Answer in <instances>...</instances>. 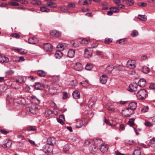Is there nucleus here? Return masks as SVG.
<instances>
[{"label":"nucleus","mask_w":155,"mask_h":155,"mask_svg":"<svg viewBox=\"0 0 155 155\" xmlns=\"http://www.w3.org/2000/svg\"><path fill=\"white\" fill-rule=\"evenodd\" d=\"M112 41V39L110 38H106L104 41L105 43L106 44H108Z\"/></svg>","instance_id":"nucleus-46"},{"label":"nucleus","mask_w":155,"mask_h":155,"mask_svg":"<svg viewBox=\"0 0 155 155\" xmlns=\"http://www.w3.org/2000/svg\"><path fill=\"white\" fill-rule=\"evenodd\" d=\"M142 70L143 73L146 74H147L150 72V68L146 66L143 67Z\"/></svg>","instance_id":"nucleus-33"},{"label":"nucleus","mask_w":155,"mask_h":155,"mask_svg":"<svg viewBox=\"0 0 155 155\" xmlns=\"http://www.w3.org/2000/svg\"><path fill=\"white\" fill-rule=\"evenodd\" d=\"M63 96L62 97V98L64 99H66L68 98V93L66 92H63Z\"/></svg>","instance_id":"nucleus-59"},{"label":"nucleus","mask_w":155,"mask_h":155,"mask_svg":"<svg viewBox=\"0 0 155 155\" xmlns=\"http://www.w3.org/2000/svg\"><path fill=\"white\" fill-rule=\"evenodd\" d=\"M24 130L28 131H36L37 129L35 126H30L25 127L24 128Z\"/></svg>","instance_id":"nucleus-17"},{"label":"nucleus","mask_w":155,"mask_h":155,"mask_svg":"<svg viewBox=\"0 0 155 155\" xmlns=\"http://www.w3.org/2000/svg\"><path fill=\"white\" fill-rule=\"evenodd\" d=\"M9 5H11L13 6H18L19 5V4L18 2H9L7 3Z\"/></svg>","instance_id":"nucleus-47"},{"label":"nucleus","mask_w":155,"mask_h":155,"mask_svg":"<svg viewBox=\"0 0 155 155\" xmlns=\"http://www.w3.org/2000/svg\"><path fill=\"white\" fill-rule=\"evenodd\" d=\"M53 111L48 109H46L45 113V115L46 117H50L52 116Z\"/></svg>","instance_id":"nucleus-28"},{"label":"nucleus","mask_w":155,"mask_h":155,"mask_svg":"<svg viewBox=\"0 0 155 155\" xmlns=\"http://www.w3.org/2000/svg\"><path fill=\"white\" fill-rule=\"evenodd\" d=\"M85 120L84 119H82L79 120L78 124H79V126L78 125H75L76 127L77 128H80L82 127L85 124Z\"/></svg>","instance_id":"nucleus-19"},{"label":"nucleus","mask_w":155,"mask_h":155,"mask_svg":"<svg viewBox=\"0 0 155 155\" xmlns=\"http://www.w3.org/2000/svg\"><path fill=\"white\" fill-rule=\"evenodd\" d=\"M126 70V67L123 64H119L117 66V70L124 71Z\"/></svg>","instance_id":"nucleus-31"},{"label":"nucleus","mask_w":155,"mask_h":155,"mask_svg":"<svg viewBox=\"0 0 155 155\" xmlns=\"http://www.w3.org/2000/svg\"><path fill=\"white\" fill-rule=\"evenodd\" d=\"M138 34V32L136 30H133L131 33V36L132 37H135Z\"/></svg>","instance_id":"nucleus-45"},{"label":"nucleus","mask_w":155,"mask_h":155,"mask_svg":"<svg viewBox=\"0 0 155 155\" xmlns=\"http://www.w3.org/2000/svg\"><path fill=\"white\" fill-rule=\"evenodd\" d=\"M9 61L8 58L4 56L0 55V62L7 63Z\"/></svg>","instance_id":"nucleus-24"},{"label":"nucleus","mask_w":155,"mask_h":155,"mask_svg":"<svg viewBox=\"0 0 155 155\" xmlns=\"http://www.w3.org/2000/svg\"><path fill=\"white\" fill-rule=\"evenodd\" d=\"M93 97H92L89 100V101L88 103V106L89 107L91 108L92 107L96 101H93L92 99Z\"/></svg>","instance_id":"nucleus-30"},{"label":"nucleus","mask_w":155,"mask_h":155,"mask_svg":"<svg viewBox=\"0 0 155 155\" xmlns=\"http://www.w3.org/2000/svg\"><path fill=\"white\" fill-rule=\"evenodd\" d=\"M37 74L39 77H44L46 76L47 73L42 70H38L37 71Z\"/></svg>","instance_id":"nucleus-16"},{"label":"nucleus","mask_w":155,"mask_h":155,"mask_svg":"<svg viewBox=\"0 0 155 155\" xmlns=\"http://www.w3.org/2000/svg\"><path fill=\"white\" fill-rule=\"evenodd\" d=\"M12 144V142L11 140H7V142L6 143V145H7L8 147H10Z\"/></svg>","instance_id":"nucleus-61"},{"label":"nucleus","mask_w":155,"mask_h":155,"mask_svg":"<svg viewBox=\"0 0 155 155\" xmlns=\"http://www.w3.org/2000/svg\"><path fill=\"white\" fill-rule=\"evenodd\" d=\"M126 143L129 145H131L134 144V141L132 140L127 139L125 141Z\"/></svg>","instance_id":"nucleus-52"},{"label":"nucleus","mask_w":155,"mask_h":155,"mask_svg":"<svg viewBox=\"0 0 155 155\" xmlns=\"http://www.w3.org/2000/svg\"><path fill=\"white\" fill-rule=\"evenodd\" d=\"M58 122L63 124H64V121H65L64 117V115L62 114L59 116V117L57 119Z\"/></svg>","instance_id":"nucleus-22"},{"label":"nucleus","mask_w":155,"mask_h":155,"mask_svg":"<svg viewBox=\"0 0 155 155\" xmlns=\"http://www.w3.org/2000/svg\"><path fill=\"white\" fill-rule=\"evenodd\" d=\"M79 42L77 41H76L74 42L72 45V46L74 47H79Z\"/></svg>","instance_id":"nucleus-54"},{"label":"nucleus","mask_w":155,"mask_h":155,"mask_svg":"<svg viewBox=\"0 0 155 155\" xmlns=\"http://www.w3.org/2000/svg\"><path fill=\"white\" fill-rule=\"evenodd\" d=\"M17 83H15L14 84H13V83L12 84V87L15 89H18L20 87V84H19L18 85H17Z\"/></svg>","instance_id":"nucleus-48"},{"label":"nucleus","mask_w":155,"mask_h":155,"mask_svg":"<svg viewBox=\"0 0 155 155\" xmlns=\"http://www.w3.org/2000/svg\"><path fill=\"white\" fill-rule=\"evenodd\" d=\"M138 18L140 20L143 21H146L147 20V18L146 16L139 15L138 16Z\"/></svg>","instance_id":"nucleus-41"},{"label":"nucleus","mask_w":155,"mask_h":155,"mask_svg":"<svg viewBox=\"0 0 155 155\" xmlns=\"http://www.w3.org/2000/svg\"><path fill=\"white\" fill-rule=\"evenodd\" d=\"M24 81L23 77L22 76H19L17 78L14 80L13 84L17 83V85H18L19 84H20Z\"/></svg>","instance_id":"nucleus-10"},{"label":"nucleus","mask_w":155,"mask_h":155,"mask_svg":"<svg viewBox=\"0 0 155 155\" xmlns=\"http://www.w3.org/2000/svg\"><path fill=\"white\" fill-rule=\"evenodd\" d=\"M36 38L34 37H31L28 39V43L31 44H34L36 42Z\"/></svg>","instance_id":"nucleus-32"},{"label":"nucleus","mask_w":155,"mask_h":155,"mask_svg":"<svg viewBox=\"0 0 155 155\" xmlns=\"http://www.w3.org/2000/svg\"><path fill=\"white\" fill-rule=\"evenodd\" d=\"M43 48L45 51H51L52 50L53 47L50 44L46 43L43 45Z\"/></svg>","instance_id":"nucleus-7"},{"label":"nucleus","mask_w":155,"mask_h":155,"mask_svg":"<svg viewBox=\"0 0 155 155\" xmlns=\"http://www.w3.org/2000/svg\"><path fill=\"white\" fill-rule=\"evenodd\" d=\"M58 48H60V50H63L64 49V46L62 44H59L57 46Z\"/></svg>","instance_id":"nucleus-58"},{"label":"nucleus","mask_w":155,"mask_h":155,"mask_svg":"<svg viewBox=\"0 0 155 155\" xmlns=\"http://www.w3.org/2000/svg\"><path fill=\"white\" fill-rule=\"evenodd\" d=\"M70 147L68 144H66L65 145L63 148V151L65 153H68V152Z\"/></svg>","instance_id":"nucleus-35"},{"label":"nucleus","mask_w":155,"mask_h":155,"mask_svg":"<svg viewBox=\"0 0 155 155\" xmlns=\"http://www.w3.org/2000/svg\"><path fill=\"white\" fill-rule=\"evenodd\" d=\"M127 66L130 68H134L136 66L135 63L133 60H129L127 62Z\"/></svg>","instance_id":"nucleus-12"},{"label":"nucleus","mask_w":155,"mask_h":155,"mask_svg":"<svg viewBox=\"0 0 155 155\" xmlns=\"http://www.w3.org/2000/svg\"><path fill=\"white\" fill-rule=\"evenodd\" d=\"M137 108V103L134 102H131L129 104L128 107L124 108L122 110V114L124 117H130V115L128 113L129 110H130L131 114L134 113V110Z\"/></svg>","instance_id":"nucleus-1"},{"label":"nucleus","mask_w":155,"mask_h":155,"mask_svg":"<svg viewBox=\"0 0 155 155\" xmlns=\"http://www.w3.org/2000/svg\"><path fill=\"white\" fill-rule=\"evenodd\" d=\"M40 10L41 11L43 12H48L50 11L49 9H48L45 7H41Z\"/></svg>","instance_id":"nucleus-44"},{"label":"nucleus","mask_w":155,"mask_h":155,"mask_svg":"<svg viewBox=\"0 0 155 155\" xmlns=\"http://www.w3.org/2000/svg\"><path fill=\"white\" fill-rule=\"evenodd\" d=\"M135 119L134 118H130L128 122V124L131 127H133L134 124V121Z\"/></svg>","instance_id":"nucleus-38"},{"label":"nucleus","mask_w":155,"mask_h":155,"mask_svg":"<svg viewBox=\"0 0 155 155\" xmlns=\"http://www.w3.org/2000/svg\"><path fill=\"white\" fill-rule=\"evenodd\" d=\"M125 126L123 124H120V127L118 129L119 131L120 132L124 130L125 129Z\"/></svg>","instance_id":"nucleus-56"},{"label":"nucleus","mask_w":155,"mask_h":155,"mask_svg":"<svg viewBox=\"0 0 155 155\" xmlns=\"http://www.w3.org/2000/svg\"><path fill=\"white\" fill-rule=\"evenodd\" d=\"M149 143L153 145H155V138H153L151 139Z\"/></svg>","instance_id":"nucleus-63"},{"label":"nucleus","mask_w":155,"mask_h":155,"mask_svg":"<svg viewBox=\"0 0 155 155\" xmlns=\"http://www.w3.org/2000/svg\"><path fill=\"white\" fill-rule=\"evenodd\" d=\"M141 153L140 151L137 150H134L133 155H140Z\"/></svg>","instance_id":"nucleus-64"},{"label":"nucleus","mask_w":155,"mask_h":155,"mask_svg":"<svg viewBox=\"0 0 155 155\" xmlns=\"http://www.w3.org/2000/svg\"><path fill=\"white\" fill-rule=\"evenodd\" d=\"M75 52L74 50L70 49L68 52V56L69 58H72L74 57Z\"/></svg>","instance_id":"nucleus-25"},{"label":"nucleus","mask_w":155,"mask_h":155,"mask_svg":"<svg viewBox=\"0 0 155 155\" xmlns=\"http://www.w3.org/2000/svg\"><path fill=\"white\" fill-rule=\"evenodd\" d=\"M89 41L88 40L84 38L80 42V43L83 45H86L89 44Z\"/></svg>","instance_id":"nucleus-34"},{"label":"nucleus","mask_w":155,"mask_h":155,"mask_svg":"<svg viewBox=\"0 0 155 155\" xmlns=\"http://www.w3.org/2000/svg\"><path fill=\"white\" fill-rule=\"evenodd\" d=\"M114 68V66L111 64H109L107 66L105 72L107 74H109L111 73Z\"/></svg>","instance_id":"nucleus-13"},{"label":"nucleus","mask_w":155,"mask_h":155,"mask_svg":"<svg viewBox=\"0 0 155 155\" xmlns=\"http://www.w3.org/2000/svg\"><path fill=\"white\" fill-rule=\"evenodd\" d=\"M63 56V53L60 51H57L55 54L54 56L56 58L60 59Z\"/></svg>","instance_id":"nucleus-29"},{"label":"nucleus","mask_w":155,"mask_h":155,"mask_svg":"<svg viewBox=\"0 0 155 155\" xmlns=\"http://www.w3.org/2000/svg\"><path fill=\"white\" fill-rule=\"evenodd\" d=\"M14 71L12 70H10L6 72V75H9L13 74Z\"/></svg>","instance_id":"nucleus-60"},{"label":"nucleus","mask_w":155,"mask_h":155,"mask_svg":"<svg viewBox=\"0 0 155 155\" xmlns=\"http://www.w3.org/2000/svg\"><path fill=\"white\" fill-rule=\"evenodd\" d=\"M10 36L12 37L16 38H19L20 37V35L16 33L12 34Z\"/></svg>","instance_id":"nucleus-49"},{"label":"nucleus","mask_w":155,"mask_h":155,"mask_svg":"<svg viewBox=\"0 0 155 155\" xmlns=\"http://www.w3.org/2000/svg\"><path fill=\"white\" fill-rule=\"evenodd\" d=\"M16 99L18 104L22 105H24L26 104V100L24 97L20 96Z\"/></svg>","instance_id":"nucleus-8"},{"label":"nucleus","mask_w":155,"mask_h":155,"mask_svg":"<svg viewBox=\"0 0 155 155\" xmlns=\"http://www.w3.org/2000/svg\"><path fill=\"white\" fill-rule=\"evenodd\" d=\"M84 56L86 58L91 57L92 56V53L91 52H89L88 50L85 49L84 50Z\"/></svg>","instance_id":"nucleus-26"},{"label":"nucleus","mask_w":155,"mask_h":155,"mask_svg":"<svg viewBox=\"0 0 155 155\" xmlns=\"http://www.w3.org/2000/svg\"><path fill=\"white\" fill-rule=\"evenodd\" d=\"M15 50L17 51L18 52L22 54H25L27 53V51L26 50L22 48H17L15 49Z\"/></svg>","instance_id":"nucleus-37"},{"label":"nucleus","mask_w":155,"mask_h":155,"mask_svg":"<svg viewBox=\"0 0 155 155\" xmlns=\"http://www.w3.org/2000/svg\"><path fill=\"white\" fill-rule=\"evenodd\" d=\"M72 95L75 99H78L80 97V92L77 90H75L73 92Z\"/></svg>","instance_id":"nucleus-21"},{"label":"nucleus","mask_w":155,"mask_h":155,"mask_svg":"<svg viewBox=\"0 0 155 155\" xmlns=\"http://www.w3.org/2000/svg\"><path fill=\"white\" fill-rule=\"evenodd\" d=\"M138 84L139 86L144 87L146 85V81L144 79H140L138 82Z\"/></svg>","instance_id":"nucleus-23"},{"label":"nucleus","mask_w":155,"mask_h":155,"mask_svg":"<svg viewBox=\"0 0 155 155\" xmlns=\"http://www.w3.org/2000/svg\"><path fill=\"white\" fill-rule=\"evenodd\" d=\"M81 84L84 87H86L88 85V82L87 80H85L81 82Z\"/></svg>","instance_id":"nucleus-51"},{"label":"nucleus","mask_w":155,"mask_h":155,"mask_svg":"<svg viewBox=\"0 0 155 155\" xmlns=\"http://www.w3.org/2000/svg\"><path fill=\"white\" fill-rule=\"evenodd\" d=\"M56 142V140L55 138L50 137L47 139V144H49L50 146H53L55 144Z\"/></svg>","instance_id":"nucleus-9"},{"label":"nucleus","mask_w":155,"mask_h":155,"mask_svg":"<svg viewBox=\"0 0 155 155\" xmlns=\"http://www.w3.org/2000/svg\"><path fill=\"white\" fill-rule=\"evenodd\" d=\"M114 8H115L114 11H110L107 12V14L108 15H112L113 13H116V7Z\"/></svg>","instance_id":"nucleus-55"},{"label":"nucleus","mask_w":155,"mask_h":155,"mask_svg":"<svg viewBox=\"0 0 155 155\" xmlns=\"http://www.w3.org/2000/svg\"><path fill=\"white\" fill-rule=\"evenodd\" d=\"M0 131L2 134H7L8 133H9L10 132H11V131H7L5 129H0Z\"/></svg>","instance_id":"nucleus-53"},{"label":"nucleus","mask_w":155,"mask_h":155,"mask_svg":"<svg viewBox=\"0 0 155 155\" xmlns=\"http://www.w3.org/2000/svg\"><path fill=\"white\" fill-rule=\"evenodd\" d=\"M104 123L106 124L107 125H108L110 126L112 125H115V122L114 121H113V120H112V123H111V122H110L108 120L105 118L104 120Z\"/></svg>","instance_id":"nucleus-40"},{"label":"nucleus","mask_w":155,"mask_h":155,"mask_svg":"<svg viewBox=\"0 0 155 155\" xmlns=\"http://www.w3.org/2000/svg\"><path fill=\"white\" fill-rule=\"evenodd\" d=\"M101 142V140L100 139H97L95 140L94 141V143L96 146L93 145V146H91L89 148V150L91 152L93 153L96 149V146H97Z\"/></svg>","instance_id":"nucleus-5"},{"label":"nucleus","mask_w":155,"mask_h":155,"mask_svg":"<svg viewBox=\"0 0 155 155\" xmlns=\"http://www.w3.org/2000/svg\"><path fill=\"white\" fill-rule=\"evenodd\" d=\"M148 106H145L142 109L141 111L143 113H145L148 111Z\"/></svg>","instance_id":"nucleus-57"},{"label":"nucleus","mask_w":155,"mask_h":155,"mask_svg":"<svg viewBox=\"0 0 155 155\" xmlns=\"http://www.w3.org/2000/svg\"><path fill=\"white\" fill-rule=\"evenodd\" d=\"M35 89L38 90L43 89L45 88V85L40 82H36L34 86Z\"/></svg>","instance_id":"nucleus-11"},{"label":"nucleus","mask_w":155,"mask_h":155,"mask_svg":"<svg viewBox=\"0 0 155 155\" xmlns=\"http://www.w3.org/2000/svg\"><path fill=\"white\" fill-rule=\"evenodd\" d=\"M92 64L90 63H87L85 66V69L88 71L91 70L93 68Z\"/></svg>","instance_id":"nucleus-36"},{"label":"nucleus","mask_w":155,"mask_h":155,"mask_svg":"<svg viewBox=\"0 0 155 155\" xmlns=\"http://www.w3.org/2000/svg\"><path fill=\"white\" fill-rule=\"evenodd\" d=\"M74 69L77 71H80L82 70L83 67L81 64L79 63H77L74 66Z\"/></svg>","instance_id":"nucleus-18"},{"label":"nucleus","mask_w":155,"mask_h":155,"mask_svg":"<svg viewBox=\"0 0 155 155\" xmlns=\"http://www.w3.org/2000/svg\"><path fill=\"white\" fill-rule=\"evenodd\" d=\"M138 87L137 84L136 83H133L130 84L128 90L131 92L136 91L137 90Z\"/></svg>","instance_id":"nucleus-6"},{"label":"nucleus","mask_w":155,"mask_h":155,"mask_svg":"<svg viewBox=\"0 0 155 155\" xmlns=\"http://www.w3.org/2000/svg\"><path fill=\"white\" fill-rule=\"evenodd\" d=\"M71 84L72 86L74 87L77 85V83L76 81L73 80L71 81Z\"/></svg>","instance_id":"nucleus-62"},{"label":"nucleus","mask_w":155,"mask_h":155,"mask_svg":"<svg viewBox=\"0 0 155 155\" xmlns=\"http://www.w3.org/2000/svg\"><path fill=\"white\" fill-rule=\"evenodd\" d=\"M107 76L105 75H102L100 77V81L102 84H105L107 81Z\"/></svg>","instance_id":"nucleus-20"},{"label":"nucleus","mask_w":155,"mask_h":155,"mask_svg":"<svg viewBox=\"0 0 155 155\" xmlns=\"http://www.w3.org/2000/svg\"><path fill=\"white\" fill-rule=\"evenodd\" d=\"M46 5L51 8H56L57 5L56 3L52 2H48L47 3Z\"/></svg>","instance_id":"nucleus-27"},{"label":"nucleus","mask_w":155,"mask_h":155,"mask_svg":"<svg viewBox=\"0 0 155 155\" xmlns=\"http://www.w3.org/2000/svg\"><path fill=\"white\" fill-rule=\"evenodd\" d=\"M31 3L35 5H40L41 4V1L38 0H33L31 1Z\"/></svg>","instance_id":"nucleus-39"},{"label":"nucleus","mask_w":155,"mask_h":155,"mask_svg":"<svg viewBox=\"0 0 155 155\" xmlns=\"http://www.w3.org/2000/svg\"><path fill=\"white\" fill-rule=\"evenodd\" d=\"M50 34L56 37H59L61 35V33L60 32L58 31L55 30L51 31L50 32Z\"/></svg>","instance_id":"nucleus-15"},{"label":"nucleus","mask_w":155,"mask_h":155,"mask_svg":"<svg viewBox=\"0 0 155 155\" xmlns=\"http://www.w3.org/2000/svg\"><path fill=\"white\" fill-rule=\"evenodd\" d=\"M108 146L107 145L101 144L100 147V150L103 153L107 152L108 149Z\"/></svg>","instance_id":"nucleus-14"},{"label":"nucleus","mask_w":155,"mask_h":155,"mask_svg":"<svg viewBox=\"0 0 155 155\" xmlns=\"http://www.w3.org/2000/svg\"><path fill=\"white\" fill-rule=\"evenodd\" d=\"M53 147L45 144L43 146L42 150L45 153H51L53 152Z\"/></svg>","instance_id":"nucleus-3"},{"label":"nucleus","mask_w":155,"mask_h":155,"mask_svg":"<svg viewBox=\"0 0 155 155\" xmlns=\"http://www.w3.org/2000/svg\"><path fill=\"white\" fill-rule=\"evenodd\" d=\"M38 106L36 104H32L28 107L27 110L33 114H36L35 111L38 110Z\"/></svg>","instance_id":"nucleus-4"},{"label":"nucleus","mask_w":155,"mask_h":155,"mask_svg":"<svg viewBox=\"0 0 155 155\" xmlns=\"http://www.w3.org/2000/svg\"><path fill=\"white\" fill-rule=\"evenodd\" d=\"M126 4L130 6L132 5L134 3V1L133 0H126Z\"/></svg>","instance_id":"nucleus-43"},{"label":"nucleus","mask_w":155,"mask_h":155,"mask_svg":"<svg viewBox=\"0 0 155 155\" xmlns=\"http://www.w3.org/2000/svg\"><path fill=\"white\" fill-rule=\"evenodd\" d=\"M137 5L139 6L142 7H145L147 5V3L143 2H138L137 3Z\"/></svg>","instance_id":"nucleus-50"},{"label":"nucleus","mask_w":155,"mask_h":155,"mask_svg":"<svg viewBox=\"0 0 155 155\" xmlns=\"http://www.w3.org/2000/svg\"><path fill=\"white\" fill-rule=\"evenodd\" d=\"M117 42H118L120 44L123 45L127 42V40L126 38L121 39L117 41Z\"/></svg>","instance_id":"nucleus-42"},{"label":"nucleus","mask_w":155,"mask_h":155,"mask_svg":"<svg viewBox=\"0 0 155 155\" xmlns=\"http://www.w3.org/2000/svg\"><path fill=\"white\" fill-rule=\"evenodd\" d=\"M147 96V91L144 89H140L136 94V97L137 99L141 100H145Z\"/></svg>","instance_id":"nucleus-2"}]
</instances>
